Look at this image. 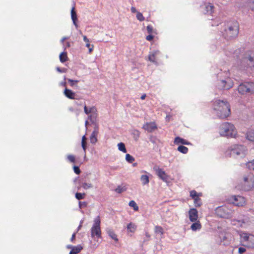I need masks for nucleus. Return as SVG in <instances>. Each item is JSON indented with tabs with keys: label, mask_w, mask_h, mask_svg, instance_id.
I'll use <instances>...</instances> for the list:
<instances>
[{
	"label": "nucleus",
	"mask_w": 254,
	"mask_h": 254,
	"mask_svg": "<svg viewBox=\"0 0 254 254\" xmlns=\"http://www.w3.org/2000/svg\"><path fill=\"white\" fill-rule=\"evenodd\" d=\"M130 10H131V12H132V13H137V10H136V9L135 7H133V6H132V7H131Z\"/></svg>",
	"instance_id": "5fc2aeb1"
},
{
	"label": "nucleus",
	"mask_w": 254,
	"mask_h": 254,
	"mask_svg": "<svg viewBox=\"0 0 254 254\" xmlns=\"http://www.w3.org/2000/svg\"><path fill=\"white\" fill-rule=\"evenodd\" d=\"M64 94L66 97L70 99H74L75 98V93L66 88L64 89Z\"/></svg>",
	"instance_id": "5701e85b"
},
{
	"label": "nucleus",
	"mask_w": 254,
	"mask_h": 254,
	"mask_svg": "<svg viewBox=\"0 0 254 254\" xmlns=\"http://www.w3.org/2000/svg\"><path fill=\"white\" fill-rule=\"evenodd\" d=\"M219 132L221 136L235 137L237 131L235 126L229 123H224L219 127Z\"/></svg>",
	"instance_id": "7ed1b4c3"
},
{
	"label": "nucleus",
	"mask_w": 254,
	"mask_h": 254,
	"mask_svg": "<svg viewBox=\"0 0 254 254\" xmlns=\"http://www.w3.org/2000/svg\"><path fill=\"white\" fill-rule=\"evenodd\" d=\"M246 251V249L243 247H240L238 250V252L240 254H243Z\"/></svg>",
	"instance_id": "3c124183"
},
{
	"label": "nucleus",
	"mask_w": 254,
	"mask_h": 254,
	"mask_svg": "<svg viewBox=\"0 0 254 254\" xmlns=\"http://www.w3.org/2000/svg\"><path fill=\"white\" fill-rule=\"evenodd\" d=\"M67 39V37H63V38L62 39V40H61V42H62V43H63V42H64V41L65 40Z\"/></svg>",
	"instance_id": "bf43d9fd"
},
{
	"label": "nucleus",
	"mask_w": 254,
	"mask_h": 254,
	"mask_svg": "<svg viewBox=\"0 0 254 254\" xmlns=\"http://www.w3.org/2000/svg\"><path fill=\"white\" fill-rule=\"evenodd\" d=\"M75 234L73 233L72 235L71 238L70 239L71 241H73L75 239Z\"/></svg>",
	"instance_id": "6e6d98bb"
},
{
	"label": "nucleus",
	"mask_w": 254,
	"mask_h": 254,
	"mask_svg": "<svg viewBox=\"0 0 254 254\" xmlns=\"http://www.w3.org/2000/svg\"><path fill=\"white\" fill-rule=\"evenodd\" d=\"M238 91L242 95L254 94V82H246L240 84L238 87Z\"/></svg>",
	"instance_id": "423d86ee"
},
{
	"label": "nucleus",
	"mask_w": 254,
	"mask_h": 254,
	"mask_svg": "<svg viewBox=\"0 0 254 254\" xmlns=\"http://www.w3.org/2000/svg\"><path fill=\"white\" fill-rule=\"evenodd\" d=\"M232 212V210L226 205L219 206L215 209V213L218 216L227 219L231 217Z\"/></svg>",
	"instance_id": "1a4fd4ad"
},
{
	"label": "nucleus",
	"mask_w": 254,
	"mask_h": 254,
	"mask_svg": "<svg viewBox=\"0 0 254 254\" xmlns=\"http://www.w3.org/2000/svg\"><path fill=\"white\" fill-rule=\"evenodd\" d=\"M247 138L250 141L254 142V131H249L247 133Z\"/></svg>",
	"instance_id": "473e14b6"
},
{
	"label": "nucleus",
	"mask_w": 254,
	"mask_h": 254,
	"mask_svg": "<svg viewBox=\"0 0 254 254\" xmlns=\"http://www.w3.org/2000/svg\"><path fill=\"white\" fill-rule=\"evenodd\" d=\"M234 55L237 57L238 59L241 60L244 63H254V52L252 51H247L244 52V49H239L236 50Z\"/></svg>",
	"instance_id": "20e7f679"
},
{
	"label": "nucleus",
	"mask_w": 254,
	"mask_h": 254,
	"mask_svg": "<svg viewBox=\"0 0 254 254\" xmlns=\"http://www.w3.org/2000/svg\"><path fill=\"white\" fill-rule=\"evenodd\" d=\"M84 111L86 115H89L90 113H96L97 110L95 106H92L88 108L86 105L84 107Z\"/></svg>",
	"instance_id": "b1692460"
},
{
	"label": "nucleus",
	"mask_w": 254,
	"mask_h": 254,
	"mask_svg": "<svg viewBox=\"0 0 254 254\" xmlns=\"http://www.w3.org/2000/svg\"><path fill=\"white\" fill-rule=\"evenodd\" d=\"M146 236L147 237H149V235H148V234L147 233H146Z\"/></svg>",
	"instance_id": "69168bd1"
},
{
	"label": "nucleus",
	"mask_w": 254,
	"mask_h": 254,
	"mask_svg": "<svg viewBox=\"0 0 254 254\" xmlns=\"http://www.w3.org/2000/svg\"><path fill=\"white\" fill-rule=\"evenodd\" d=\"M154 36L151 34H149V35L146 37V39L147 41H151L153 39Z\"/></svg>",
	"instance_id": "864d4df0"
},
{
	"label": "nucleus",
	"mask_w": 254,
	"mask_h": 254,
	"mask_svg": "<svg viewBox=\"0 0 254 254\" xmlns=\"http://www.w3.org/2000/svg\"><path fill=\"white\" fill-rule=\"evenodd\" d=\"M177 150H178L179 152H181V153H183V154H186V153H188V150H189L188 148L187 147L184 146H183V145H180V146H179L178 147Z\"/></svg>",
	"instance_id": "72a5a7b5"
},
{
	"label": "nucleus",
	"mask_w": 254,
	"mask_h": 254,
	"mask_svg": "<svg viewBox=\"0 0 254 254\" xmlns=\"http://www.w3.org/2000/svg\"><path fill=\"white\" fill-rule=\"evenodd\" d=\"M189 219L191 222H194L198 219V211L195 208H191L189 211Z\"/></svg>",
	"instance_id": "f3484780"
},
{
	"label": "nucleus",
	"mask_w": 254,
	"mask_h": 254,
	"mask_svg": "<svg viewBox=\"0 0 254 254\" xmlns=\"http://www.w3.org/2000/svg\"><path fill=\"white\" fill-rule=\"evenodd\" d=\"M107 234L108 235L116 242L118 241V238L116 234L114 231L111 229L107 230Z\"/></svg>",
	"instance_id": "c85d7f7f"
},
{
	"label": "nucleus",
	"mask_w": 254,
	"mask_h": 254,
	"mask_svg": "<svg viewBox=\"0 0 254 254\" xmlns=\"http://www.w3.org/2000/svg\"><path fill=\"white\" fill-rule=\"evenodd\" d=\"M239 25L237 21H233L228 22L222 32L225 39L230 40L236 38L239 34Z\"/></svg>",
	"instance_id": "f03ea898"
},
{
	"label": "nucleus",
	"mask_w": 254,
	"mask_h": 254,
	"mask_svg": "<svg viewBox=\"0 0 254 254\" xmlns=\"http://www.w3.org/2000/svg\"><path fill=\"white\" fill-rule=\"evenodd\" d=\"M67 159L68 161L71 163H75V158L73 155H68L67 156Z\"/></svg>",
	"instance_id": "49530a36"
},
{
	"label": "nucleus",
	"mask_w": 254,
	"mask_h": 254,
	"mask_svg": "<svg viewBox=\"0 0 254 254\" xmlns=\"http://www.w3.org/2000/svg\"><path fill=\"white\" fill-rule=\"evenodd\" d=\"M146 29H147V32L149 34H151L153 33V27L151 25H148L147 26Z\"/></svg>",
	"instance_id": "de8ad7c7"
},
{
	"label": "nucleus",
	"mask_w": 254,
	"mask_h": 254,
	"mask_svg": "<svg viewBox=\"0 0 254 254\" xmlns=\"http://www.w3.org/2000/svg\"><path fill=\"white\" fill-rule=\"evenodd\" d=\"M190 228L192 231L200 230L201 228V225L199 221H196L191 225Z\"/></svg>",
	"instance_id": "cd10ccee"
},
{
	"label": "nucleus",
	"mask_w": 254,
	"mask_h": 254,
	"mask_svg": "<svg viewBox=\"0 0 254 254\" xmlns=\"http://www.w3.org/2000/svg\"><path fill=\"white\" fill-rule=\"evenodd\" d=\"M99 129L98 125H96L90 137V142L92 144H95L97 142V136L99 133Z\"/></svg>",
	"instance_id": "2eb2a0df"
},
{
	"label": "nucleus",
	"mask_w": 254,
	"mask_h": 254,
	"mask_svg": "<svg viewBox=\"0 0 254 254\" xmlns=\"http://www.w3.org/2000/svg\"><path fill=\"white\" fill-rule=\"evenodd\" d=\"M60 60L61 63H64L67 61V56L66 52H62L59 56Z\"/></svg>",
	"instance_id": "7c9ffc66"
},
{
	"label": "nucleus",
	"mask_w": 254,
	"mask_h": 254,
	"mask_svg": "<svg viewBox=\"0 0 254 254\" xmlns=\"http://www.w3.org/2000/svg\"><path fill=\"white\" fill-rule=\"evenodd\" d=\"M68 81L70 83V85L71 86H73L75 83H77L78 82V80H74L71 79H68Z\"/></svg>",
	"instance_id": "603ef678"
},
{
	"label": "nucleus",
	"mask_w": 254,
	"mask_h": 254,
	"mask_svg": "<svg viewBox=\"0 0 254 254\" xmlns=\"http://www.w3.org/2000/svg\"><path fill=\"white\" fill-rule=\"evenodd\" d=\"M213 110L220 119H225L231 115V107L226 100L214 99L212 102Z\"/></svg>",
	"instance_id": "f257e3e1"
},
{
	"label": "nucleus",
	"mask_w": 254,
	"mask_h": 254,
	"mask_svg": "<svg viewBox=\"0 0 254 254\" xmlns=\"http://www.w3.org/2000/svg\"><path fill=\"white\" fill-rule=\"evenodd\" d=\"M142 128L149 132H151L156 129L157 127L155 122H149L144 124Z\"/></svg>",
	"instance_id": "dca6fc26"
},
{
	"label": "nucleus",
	"mask_w": 254,
	"mask_h": 254,
	"mask_svg": "<svg viewBox=\"0 0 254 254\" xmlns=\"http://www.w3.org/2000/svg\"><path fill=\"white\" fill-rule=\"evenodd\" d=\"M230 200L232 203L238 206H243L246 203L245 198L240 195H233Z\"/></svg>",
	"instance_id": "4468645a"
},
{
	"label": "nucleus",
	"mask_w": 254,
	"mask_h": 254,
	"mask_svg": "<svg viewBox=\"0 0 254 254\" xmlns=\"http://www.w3.org/2000/svg\"><path fill=\"white\" fill-rule=\"evenodd\" d=\"M247 166L250 170L254 171V159L252 161H250L247 163Z\"/></svg>",
	"instance_id": "79ce46f5"
},
{
	"label": "nucleus",
	"mask_w": 254,
	"mask_h": 254,
	"mask_svg": "<svg viewBox=\"0 0 254 254\" xmlns=\"http://www.w3.org/2000/svg\"><path fill=\"white\" fill-rule=\"evenodd\" d=\"M190 196L194 200V205L195 207H200L202 205L201 200L200 196H202L201 193H197L195 190H192L190 192Z\"/></svg>",
	"instance_id": "ddd939ff"
},
{
	"label": "nucleus",
	"mask_w": 254,
	"mask_h": 254,
	"mask_svg": "<svg viewBox=\"0 0 254 254\" xmlns=\"http://www.w3.org/2000/svg\"><path fill=\"white\" fill-rule=\"evenodd\" d=\"M248 6L253 11H254V0H247Z\"/></svg>",
	"instance_id": "58836bf2"
},
{
	"label": "nucleus",
	"mask_w": 254,
	"mask_h": 254,
	"mask_svg": "<svg viewBox=\"0 0 254 254\" xmlns=\"http://www.w3.org/2000/svg\"><path fill=\"white\" fill-rule=\"evenodd\" d=\"M128 205L129 206L132 207L134 211H137L138 210V206L134 200L130 201L129 202Z\"/></svg>",
	"instance_id": "f704fd0d"
},
{
	"label": "nucleus",
	"mask_w": 254,
	"mask_h": 254,
	"mask_svg": "<svg viewBox=\"0 0 254 254\" xmlns=\"http://www.w3.org/2000/svg\"><path fill=\"white\" fill-rule=\"evenodd\" d=\"M82 187L83 189L87 190L92 187V185L90 183H82Z\"/></svg>",
	"instance_id": "a18cd8bd"
},
{
	"label": "nucleus",
	"mask_w": 254,
	"mask_h": 254,
	"mask_svg": "<svg viewBox=\"0 0 254 254\" xmlns=\"http://www.w3.org/2000/svg\"><path fill=\"white\" fill-rule=\"evenodd\" d=\"M118 149L119 150L122 151L124 153L127 152V149L126 148L125 145L123 142H120L118 144Z\"/></svg>",
	"instance_id": "e433bc0d"
},
{
	"label": "nucleus",
	"mask_w": 254,
	"mask_h": 254,
	"mask_svg": "<svg viewBox=\"0 0 254 254\" xmlns=\"http://www.w3.org/2000/svg\"><path fill=\"white\" fill-rule=\"evenodd\" d=\"M100 224V218L99 216H98L94 219V223L91 229V236L92 238H94L95 237H96L97 238H101Z\"/></svg>",
	"instance_id": "6e6552de"
},
{
	"label": "nucleus",
	"mask_w": 254,
	"mask_h": 254,
	"mask_svg": "<svg viewBox=\"0 0 254 254\" xmlns=\"http://www.w3.org/2000/svg\"><path fill=\"white\" fill-rule=\"evenodd\" d=\"M126 159L128 162L130 163H132L134 161V158L129 154H126Z\"/></svg>",
	"instance_id": "ea45409f"
},
{
	"label": "nucleus",
	"mask_w": 254,
	"mask_h": 254,
	"mask_svg": "<svg viewBox=\"0 0 254 254\" xmlns=\"http://www.w3.org/2000/svg\"><path fill=\"white\" fill-rule=\"evenodd\" d=\"M136 18L140 21H143L145 19L144 17L143 16L142 14L140 12H137Z\"/></svg>",
	"instance_id": "37998d69"
},
{
	"label": "nucleus",
	"mask_w": 254,
	"mask_h": 254,
	"mask_svg": "<svg viewBox=\"0 0 254 254\" xmlns=\"http://www.w3.org/2000/svg\"><path fill=\"white\" fill-rule=\"evenodd\" d=\"M174 143L176 144H182L185 145H189L190 144L188 141L179 136L175 137L174 139Z\"/></svg>",
	"instance_id": "393cba45"
},
{
	"label": "nucleus",
	"mask_w": 254,
	"mask_h": 254,
	"mask_svg": "<svg viewBox=\"0 0 254 254\" xmlns=\"http://www.w3.org/2000/svg\"><path fill=\"white\" fill-rule=\"evenodd\" d=\"M146 94H142V95L141 96V97H140V99H141V100H144V99H145V97H146Z\"/></svg>",
	"instance_id": "13d9d810"
},
{
	"label": "nucleus",
	"mask_w": 254,
	"mask_h": 254,
	"mask_svg": "<svg viewBox=\"0 0 254 254\" xmlns=\"http://www.w3.org/2000/svg\"><path fill=\"white\" fill-rule=\"evenodd\" d=\"M69 254H75V252H73V251L71 250L70 253H69Z\"/></svg>",
	"instance_id": "680f3d73"
},
{
	"label": "nucleus",
	"mask_w": 254,
	"mask_h": 254,
	"mask_svg": "<svg viewBox=\"0 0 254 254\" xmlns=\"http://www.w3.org/2000/svg\"><path fill=\"white\" fill-rule=\"evenodd\" d=\"M57 70L60 72H65V70H66L65 69H63L61 70V69H60V68L59 67L57 68Z\"/></svg>",
	"instance_id": "4d7b16f0"
},
{
	"label": "nucleus",
	"mask_w": 254,
	"mask_h": 254,
	"mask_svg": "<svg viewBox=\"0 0 254 254\" xmlns=\"http://www.w3.org/2000/svg\"><path fill=\"white\" fill-rule=\"evenodd\" d=\"M201 8L204 9L203 12L205 14H211L213 12L214 6L210 3H208L202 5Z\"/></svg>",
	"instance_id": "a211bd4d"
},
{
	"label": "nucleus",
	"mask_w": 254,
	"mask_h": 254,
	"mask_svg": "<svg viewBox=\"0 0 254 254\" xmlns=\"http://www.w3.org/2000/svg\"><path fill=\"white\" fill-rule=\"evenodd\" d=\"M83 41L86 43V47L89 49V52L90 53L92 52L94 46L90 44L89 40L85 35L83 36Z\"/></svg>",
	"instance_id": "a878e982"
},
{
	"label": "nucleus",
	"mask_w": 254,
	"mask_h": 254,
	"mask_svg": "<svg viewBox=\"0 0 254 254\" xmlns=\"http://www.w3.org/2000/svg\"><path fill=\"white\" fill-rule=\"evenodd\" d=\"M232 222L233 225L241 228H246L251 223L250 218L246 216H245L244 218L241 220L233 219Z\"/></svg>",
	"instance_id": "f8f14e48"
},
{
	"label": "nucleus",
	"mask_w": 254,
	"mask_h": 254,
	"mask_svg": "<svg viewBox=\"0 0 254 254\" xmlns=\"http://www.w3.org/2000/svg\"><path fill=\"white\" fill-rule=\"evenodd\" d=\"M154 232L156 234H160L161 235L164 234V230L160 226H156L154 228Z\"/></svg>",
	"instance_id": "2f4dec72"
},
{
	"label": "nucleus",
	"mask_w": 254,
	"mask_h": 254,
	"mask_svg": "<svg viewBox=\"0 0 254 254\" xmlns=\"http://www.w3.org/2000/svg\"><path fill=\"white\" fill-rule=\"evenodd\" d=\"M73 170H74V173L75 174H76L77 175H79L81 172L78 166H74L73 167Z\"/></svg>",
	"instance_id": "09e8293b"
},
{
	"label": "nucleus",
	"mask_w": 254,
	"mask_h": 254,
	"mask_svg": "<svg viewBox=\"0 0 254 254\" xmlns=\"http://www.w3.org/2000/svg\"><path fill=\"white\" fill-rule=\"evenodd\" d=\"M160 55L159 51H155L152 52L149 56L148 59L150 62L157 63L158 60V56Z\"/></svg>",
	"instance_id": "6ab92c4d"
},
{
	"label": "nucleus",
	"mask_w": 254,
	"mask_h": 254,
	"mask_svg": "<svg viewBox=\"0 0 254 254\" xmlns=\"http://www.w3.org/2000/svg\"><path fill=\"white\" fill-rule=\"evenodd\" d=\"M240 241L243 246L249 249L254 248V235L243 232L240 234Z\"/></svg>",
	"instance_id": "39448f33"
},
{
	"label": "nucleus",
	"mask_w": 254,
	"mask_h": 254,
	"mask_svg": "<svg viewBox=\"0 0 254 254\" xmlns=\"http://www.w3.org/2000/svg\"><path fill=\"white\" fill-rule=\"evenodd\" d=\"M87 124H88V121H86L85 122V125L86 126L87 125Z\"/></svg>",
	"instance_id": "338daca9"
},
{
	"label": "nucleus",
	"mask_w": 254,
	"mask_h": 254,
	"mask_svg": "<svg viewBox=\"0 0 254 254\" xmlns=\"http://www.w3.org/2000/svg\"><path fill=\"white\" fill-rule=\"evenodd\" d=\"M126 190V189L124 187H122L121 186H119L118 187V188H117L116 189H115V191L116 192L118 193H122V192L125 191Z\"/></svg>",
	"instance_id": "c03bdc74"
},
{
	"label": "nucleus",
	"mask_w": 254,
	"mask_h": 254,
	"mask_svg": "<svg viewBox=\"0 0 254 254\" xmlns=\"http://www.w3.org/2000/svg\"><path fill=\"white\" fill-rule=\"evenodd\" d=\"M82 249V246L78 245L77 246L73 247L71 250L75 252V254H78Z\"/></svg>",
	"instance_id": "4c0bfd02"
},
{
	"label": "nucleus",
	"mask_w": 254,
	"mask_h": 254,
	"mask_svg": "<svg viewBox=\"0 0 254 254\" xmlns=\"http://www.w3.org/2000/svg\"><path fill=\"white\" fill-rule=\"evenodd\" d=\"M140 180L143 185H147L149 182V177L147 175H142L140 177Z\"/></svg>",
	"instance_id": "c756f323"
},
{
	"label": "nucleus",
	"mask_w": 254,
	"mask_h": 254,
	"mask_svg": "<svg viewBox=\"0 0 254 254\" xmlns=\"http://www.w3.org/2000/svg\"><path fill=\"white\" fill-rule=\"evenodd\" d=\"M233 85V81L230 77H227L224 80H222L218 83V88L223 90H229L231 88Z\"/></svg>",
	"instance_id": "9b49d317"
},
{
	"label": "nucleus",
	"mask_w": 254,
	"mask_h": 254,
	"mask_svg": "<svg viewBox=\"0 0 254 254\" xmlns=\"http://www.w3.org/2000/svg\"><path fill=\"white\" fill-rule=\"evenodd\" d=\"M252 69L253 70V72H254V64L253 65V66L251 67Z\"/></svg>",
	"instance_id": "e2e57ef3"
},
{
	"label": "nucleus",
	"mask_w": 254,
	"mask_h": 254,
	"mask_svg": "<svg viewBox=\"0 0 254 254\" xmlns=\"http://www.w3.org/2000/svg\"><path fill=\"white\" fill-rule=\"evenodd\" d=\"M136 225L130 222L127 225V230L128 232H131V233H134L136 230Z\"/></svg>",
	"instance_id": "bb28decb"
},
{
	"label": "nucleus",
	"mask_w": 254,
	"mask_h": 254,
	"mask_svg": "<svg viewBox=\"0 0 254 254\" xmlns=\"http://www.w3.org/2000/svg\"><path fill=\"white\" fill-rule=\"evenodd\" d=\"M231 238V234L225 233L221 237V242H223L224 245H228L230 243Z\"/></svg>",
	"instance_id": "412c9836"
},
{
	"label": "nucleus",
	"mask_w": 254,
	"mask_h": 254,
	"mask_svg": "<svg viewBox=\"0 0 254 254\" xmlns=\"http://www.w3.org/2000/svg\"><path fill=\"white\" fill-rule=\"evenodd\" d=\"M71 17L73 21V24L75 25L76 28H78V24L76 23L77 20V17L76 11H75V7L73 6L71 10Z\"/></svg>",
	"instance_id": "4be33fe9"
},
{
	"label": "nucleus",
	"mask_w": 254,
	"mask_h": 254,
	"mask_svg": "<svg viewBox=\"0 0 254 254\" xmlns=\"http://www.w3.org/2000/svg\"><path fill=\"white\" fill-rule=\"evenodd\" d=\"M246 147L244 145H234L231 147L230 154L234 157H243L246 155Z\"/></svg>",
	"instance_id": "9d476101"
},
{
	"label": "nucleus",
	"mask_w": 254,
	"mask_h": 254,
	"mask_svg": "<svg viewBox=\"0 0 254 254\" xmlns=\"http://www.w3.org/2000/svg\"><path fill=\"white\" fill-rule=\"evenodd\" d=\"M87 205V203L85 201H83V202L79 201V206L80 208H81L82 207H86Z\"/></svg>",
	"instance_id": "8fccbe9b"
},
{
	"label": "nucleus",
	"mask_w": 254,
	"mask_h": 254,
	"mask_svg": "<svg viewBox=\"0 0 254 254\" xmlns=\"http://www.w3.org/2000/svg\"><path fill=\"white\" fill-rule=\"evenodd\" d=\"M254 189V175L249 173L245 175L242 183V189L245 191H249Z\"/></svg>",
	"instance_id": "0eeeda50"
},
{
	"label": "nucleus",
	"mask_w": 254,
	"mask_h": 254,
	"mask_svg": "<svg viewBox=\"0 0 254 254\" xmlns=\"http://www.w3.org/2000/svg\"><path fill=\"white\" fill-rule=\"evenodd\" d=\"M157 175L164 182H167L168 180V176L162 169H158L156 171Z\"/></svg>",
	"instance_id": "aec40b11"
},
{
	"label": "nucleus",
	"mask_w": 254,
	"mask_h": 254,
	"mask_svg": "<svg viewBox=\"0 0 254 254\" xmlns=\"http://www.w3.org/2000/svg\"><path fill=\"white\" fill-rule=\"evenodd\" d=\"M85 196V193H80V192H76L75 194V197L78 200H80L82 199H83Z\"/></svg>",
	"instance_id": "a19ab883"
},
{
	"label": "nucleus",
	"mask_w": 254,
	"mask_h": 254,
	"mask_svg": "<svg viewBox=\"0 0 254 254\" xmlns=\"http://www.w3.org/2000/svg\"><path fill=\"white\" fill-rule=\"evenodd\" d=\"M86 140H87V138H86L85 135H83L82 137L81 146H82V147L85 152L86 149V144H87Z\"/></svg>",
	"instance_id": "c9c22d12"
},
{
	"label": "nucleus",
	"mask_w": 254,
	"mask_h": 254,
	"mask_svg": "<svg viewBox=\"0 0 254 254\" xmlns=\"http://www.w3.org/2000/svg\"><path fill=\"white\" fill-rule=\"evenodd\" d=\"M63 85H64V86H65L66 85V83L65 82H64L63 83Z\"/></svg>",
	"instance_id": "0e129e2a"
},
{
	"label": "nucleus",
	"mask_w": 254,
	"mask_h": 254,
	"mask_svg": "<svg viewBox=\"0 0 254 254\" xmlns=\"http://www.w3.org/2000/svg\"><path fill=\"white\" fill-rule=\"evenodd\" d=\"M66 47H70V43H69V42H66Z\"/></svg>",
	"instance_id": "052dcab7"
}]
</instances>
